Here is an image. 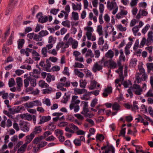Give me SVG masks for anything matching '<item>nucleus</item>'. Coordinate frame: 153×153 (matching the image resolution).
<instances>
[{
  "label": "nucleus",
  "instance_id": "nucleus-1",
  "mask_svg": "<svg viewBox=\"0 0 153 153\" xmlns=\"http://www.w3.org/2000/svg\"><path fill=\"white\" fill-rule=\"evenodd\" d=\"M117 64L119 68L116 71L119 74L120 79H117L115 81V86L117 88H118V86L120 87L121 86V84L119 82L121 81H123L124 79L123 76V66L121 65V63L120 61L117 62Z\"/></svg>",
  "mask_w": 153,
  "mask_h": 153
},
{
  "label": "nucleus",
  "instance_id": "nucleus-2",
  "mask_svg": "<svg viewBox=\"0 0 153 153\" xmlns=\"http://www.w3.org/2000/svg\"><path fill=\"white\" fill-rule=\"evenodd\" d=\"M107 7L109 10H113L112 13L113 15H115L118 11V7L115 1H108L107 2Z\"/></svg>",
  "mask_w": 153,
  "mask_h": 153
},
{
  "label": "nucleus",
  "instance_id": "nucleus-3",
  "mask_svg": "<svg viewBox=\"0 0 153 153\" xmlns=\"http://www.w3.org/2000/svg\"><path fill=\"white\" fill-rule=\"evenodd\" d=\"M84 30H86V35L88 40H91L92 41L96 40V37L92 35V32L94 30L92 27L90 26H87L85 27Z\"/></svg>",
  "mask_w": 153,
  "mask_h": 153
},
{
  "label": "nucleus",
  "instance_id": "nucleus-4",
  "mask_svg": "<svg viewBox=\"0 0 153 153\" xmlns=\"http://www.w3.org/2000/svg\"><path fill=\"white\" fill-rule=\"evenodd\" d=\"M147 77L148 76L146 73L141 74H136L135 76V82L137 83H140L143 80H146Z\"/></svg>",
  "mask_w": 153,
  "mask_h": 153
},
{
  "label": "nucleus",
  "instance_id": "nucleus-5",
  "mask_svg": "<svg viewBox=\"0 0 153 153\" xmlns=\"http://www.w3.org/2000/svg\"><path fill=\"white\" fill-rule=\"evenodd\" d=\"M131 88L134 94L137 95H141L143 92V90L140 86L136 84H134L131 87Z\"/></svg>",
  "mask_w": 153,
  "mask_h": 153
},
{
  "label": "nucleus",
  "instance_id": "nucleus-6",
  "mask_svg": "<svg viewBox=\"0 0 153 153\" xmlns=\"http://www.w3.org/2000/svg\"><path fill=\"white\" fill-rule=\"evenodd\" d=\"M101 149L103 150L102 153H114L115 152L114 148L111 146H105L102 147Z\"/></svg>",
  "mask_w": 153,
  "mask_h": 153
},
{
  "label": "nucleus",
  "instance_id": "nucleus-7",
  "mask_svg": "<svg viewBox=\"0 0 153 153\" xmlns=\"http://www.w3.org/2000/svg\"><path fill=\"white\" fill-rule=\"evenodd\" d=\"M68 46L71 44V45L72 48L74 49H76L78 46V42L76 40L73 39L71 37L69 38L68 39Z\"/></svg>",
  "mask_w": 153,
  "mask_h": 153
},
{
  "label": "nucleus",
  "instance_id": "nucleus-8",
  "mask_svg": "<svg viewBox=\"0 0 153 153\" xmlns=\"http://www.w3.org/2000/svg\"><path fill=\"white\" fill-rule=\"evenodd\" d=\"M128 13V12L124 7H123L120 9V11L116 16V18L118 19H120L124 17Z\"/></svg>",
  "mask_w": 153,
  "mask_h": 153
},
{
  "label": "nucleus",
  "instance_id": "nucleus-9",
  "mask_svg": "<svg viewBox=\"0 0 153 153\" xmlns=\"http://www.w3.org/2000/svg\"><path fill=\"white\" fill-rule=\"evenodd\" d=\"M21 129L24 132H28L29 130V124L26 122H22L19 124Z\"/></svg>",
  "mask_w": 153,
  "mask_h": 153
},
{
  "label": "nucleus",
  "instance_id": "nucleus-10",
  "mask_svg": "<svg viewBox=\"0 0 153 153\" xmlns=\"http://www.w3.org/2000/svg\"><path fill=\"white\" fill-rule=\"evenodd\" d=\"M36 17L39 19V22L41 23H44L48 21V18L47 16H43L41 13H39L36 16Z\"/></svg>",
  "mask_w": 153,
  "mask_h": 153
},
{
  "label": "nucleus",
  "instance_id": "nucleus-11",
  "mask_svg": "<svg viewBox=\"0 0 153 153\" xmlns=\"http://www.w3.org/2000/svg\"><path fill=\"white\" fill-rule=\"evenodd\" d=\"M78 97L76 96H73L72 97L71 102L70 105V108H72L73 106L75 105H77L80 102L79 100L77 99Z\"/></svg>",
  "mask_w": 153,
  "mask_h": 153
},
{
  "label": "nucleus",
  "instance_id": "nucleus-12",
  "mask_svg": "<svg viewBox=\"0 0 153 153\" xmlns=\"http://www.w3.org/2000/svg\"><path fill=\"white\" fill-rule=\"evenodd\" d=\"M103 66L101 65H99L98 62H95L92 68V71L94 73H96L97 71H100L102 70V69Z\"/></svg>",
  "mask_w": 153,
  "mask_h": 153
},
{
  "label": "nucleus",
  "instance_id": "nucleus-13",
  "mask_svg": "<svg viewBox=\"0 0 153 153\" xmlns=\"http://www.w3.org/2000/svg\"><path fill=\"white\" fill-rule=\"evenodd\" d=\"M68 47V41L66 43H65L63 42H59L57 45L56 46V49L57 50H58L60 48L63 49L67 48Z\"/></svg>",
  "mask_w": 153,
  "mask_h": 153
},
{
  "label": "nucleus",
  "instance_id": "nucleus-14",
  "mask_svg": "<svg viewBox=\"0 0 153 153\" xmlns=\"http://www.w3.org/2000/svg\"><path fill=\"white\" fill-rule=\"evenodd\" d=\"M89 111L88 108L83 109L82 111L81 112V114L83 115L86 117H92L94 116V115L91 113H89Z\"/></svg>",
  "mask_w": 153,
  "mask_h": 153
},
{
  "label": "nucleus",
  "instance_id": "nucleus-15",
  "mask_svg": "<svg viewBox=\"0 0 153 153\" xmlns=\"http://www.w3.org/2000/svg\"><path fill=\"white\" fill-rule=\"evenodd\" d=\"M112 89L111 87H108L105 88L104 90V92L102 93V95L104 97L108 96V94H110L112 92Z\"/></svg>",
  "mask_w": 153,
  "mask_h": 153
},
{
  "label": "nucleus",
  "instance_id": "nucleus-16",
  "mask_svg": "<svg viewBox=\"0 0 153 153\" xmlns=\"http://www.w3.org/2000/svg\"><path fill=\"white\" fill-rule=\"evenodd\" d=\"M32 58L35 61H39L40 59V55L35 50H33L32 53Z\"/></svg>",
  "mask_w": 153,
  "mask_h": 153
},
{
  "label": "nucleus",
  "instance_id": "nucleus-17",
  "mask_svg": "<svg viewBox=\"0 0 153 153\" xmlns=\"http://www.w3.org/2000/svg\"><path fill=\"white\" fill-rule=\"evenodd\" d=\"M16 80L17 89L19 91H20V88L23 85L22 79L20 77H18L16 78Z\"/></svg>",
  "mask_w": 153,
  "mask_h": 153
},
{
  "label": "nucleus",
  "instance_id": "nucleus-18",
  "mask_svg": "<svg viewBox=\"0 0 153 153\" xmlns=\"http://www.w3.org/2000/svg\"><path fill=\"white\" fill-rule=\"evenodd\" d=\"M153 33L152 31H150L148 33V37L147 39V44H150L153 41Z\"/></svg>",
  "mask_w": 153,
  "mask_h": 153
},
{
  "label": "nucleus",
  "instance_id": "nucleus-19",
  "mask_svg": "<svg viewBox=\"0 0 153 153\" xmlns=\"http://www.w3.org/2000/svg\"><path fill=\"white\" fill-rule=\"evenodd\" d=\"M51 119V117L50 116H43L41 117L39 124H41L45 122L49 121Z\"/></svg>",
  "mask_w": 153,
  "mask_h": 153
},
{
  "label": "nucleus",
  "instance_id": "nucleus-20",
  "mask_svg": "<svg viewBox=\"0 0 153 153\" xmlns=\"http://www.w3.org/2000/svg\"><path fill=\"white\" fill-rule=\"evenodd\" d=\"M34 137L35 135L32 133L26 136V142L25 143L27 145L28 144L31 142Z\"/></svg>",
  "mask_w": 153,
  "mask_h": 153
},
{
  "label": "nucleus",
  "instance_id": "nucleus-21",
  "mask_svg": "<svg viewBox=\"0 0 153 153\" xmlns=\"http://www.w3.org/2000/svg\"><path fill=\"white\" fill-rule=\"evenodd\" d=\"M74 92L75 94H80L84 93H86L87 91L86 90L82 89H77L76 88L74 90Z\"/></svg>",
  "mask_w": 153,
  "mask_h": 153
},
{
  "label": "nucleus",
  "instance_id": "nucleus-22",
  "mask_svg": "<svg viewBox=\"0 0 153 153\" xmlns=\"http://www.w3.org/2000/svg\"><path fill=\"white\" fill-rule=\"evenodd\" d=\"M32 49L27 48L25 49H22L20 51V53L21 54H25L27 56H29V52H31Z\"/></svg>",
  "mask_w": 153,
  "mask_h": 153
},
{
  "label": "nucleus",
  "instance_id": "nucleus-23",
  "mask_svg": "<svg viewBox=\"0 0 153 153\" xmlns=\"http://www.w3.org/2000/svg\"><path fill=\"white\" fill-rule=\"evenodd\" d=\"M39 86L42 88H47L48 87L49 85L44 81L41 80L39 82Z\"/></svg>",
  "mask_w": 153,
  "mask_h": 153
},
{
  "label": "nucleus",
  "instance_id": "nucleus-24",
  "mask_svg": "<svg viewBox=\"0 0 153 153\" xmlns=\"http://www.w3.org/2000/svg\"><path fill=\"white\" fill-rule=\"evenodd\" d=\"M42 130V128L40 126H37L35 128L33 131L32 133L35 135V134L40 133Z\"/></svg>",
  "mask_w": 153,
  "mask_h": 153
},
{
  "label": "nucleus",
  "instance_id": "nucleus-25",
  "mask_svg": "<svg viewBox=\"0 0 153 153\" xmlns=\"http://www.w3.org/2000/svg\"><path fill=\"white\" fill-rule=\"evenodd\" d=\"M114 56V53L113 51L111 50H108L105 55L106 57L110 59H112Z\"/></svg>",
  "mask_w": 153,
  "mask_h": 153
},
{
  "label": "nucleus",
  "instance_id": "nucleus-26",
  "mask_svg": "<svg viewBox=\"0 0 153 153\" xmlns=\"http://www.w3.org/2000/svg\"><path fill=\"white\" fill-rule=\"evenodd\" d=\"M71 19L74 21L78 20L79 19L78 13L75 12H73L71 13Z\"/></svg>",
  "mask_w": 153,
  "mask_h": 153
},
{
  "label": "nucleus",
  "instance_id": "nucleus-27",
  "mask_svg": "<svg viewBox=\"0 0 153 153\" xmlns=\"http://www.w3.org/2000/svg\"><path fill=\"white\" fill-rule=\"evenodd\" d=\"M55 79V77L54 76L51 75L49 73L48 74L46 79V81L50 83L51 80H54Z\"/></svg>",
  "mask_w": 153,
  "mask_h": 153
},
{
  "label": "nucleus",
  "instance_id": "nucleus-28",
  "mask_svg": "<svg viewBox=\"0 0 153 153\" xmlns=\"http://www.w3.org/2000/svg\"><path fill=\"white\" fill-rule=\"evenodd\" d=\"M109 64V66L111 68H114L117 67V65L116 62L112 59H110L108 60Z\"/></svg>",
  "mask_w": 153,
  "mask_h": 153
},
{
  "label": "nucleus",
  "instance_id": "nucleus-29",
  "mask_svg": "<svg viewBox=\"0 0 153 153\" xmlns=\"http://www.w3.org/2000/svg\"><path fill=\"white\" fill-rule=\"evenodd\" d=\"M46 127L48 129L53 131L56 128V126L53 123H51L49 124Z\"/></svg>",
  "mask_w": 153,
  "mask_h": 153
},
{
  "label": "nucleus",
  "instance_id": "nucleus-30",
  "mask_svg": "<svg viewBox=\"0 0 153 153\" xmlns=\"http://www.w3.org/2000/svg\"><path fill=\"white\" fill-rule=\"evenodd\" d=\"M74 72L75 74L79 77L82 78L84 76V74L82 72H80L78 69H75Z\"/></svg>",
  "mask_w": 153,
  "mask_h": 153
},
{
  "label": "nucleus",
  "instance_id": "nucleus-31",
  "mask_svg": "<svg viewBox=\"0 0 153 153\" xmlns=\"http://www.w3.org/2000/svg\"><path fill=\"white\" fill-rule=\"evenodd\" d=\"M51 62L48 61H47L46 64H45L44 70L48 71H51Z\"/></svg>",
  "mask_w": 153,
  "mask_h": 153
},
{
  "label": "nucleus",
  "instance_id": "nucleus-32",
  "mask_svg": "<svg viewBox=\"0 0 153 153\" xmlns=\"http://www.w3.org/2000/svg\"><path fill=\"white\" fill-rule=\"evenodd\" d=\"M27 145L25 143L18 150L17 153H23L25 151Z\"/></svg>",
  "mask_w": 153,
  "mask_h": 153
},
{
  "label": "nucleus",
  "instance_id": "nucleus-33",
  "mask_svg": "<svg viewBox=\"0 0 153 153\" xmlns=\"http://www.w3.org/2000/svg\"><path fill=\"white\" fill-rule=\"evenodd\" d=\"M18 48L19 49H21L22 48L25 43V40L23 39H20L18 41Z\"/></svg>",
  "mask_w": 153,
  "mask_h": 153
},
{
  "label": "nucleus",
  "instance_id": "nucleus-34",
  "mask_svg": "<svg viewBox=\"0 0 153 153\" xmlns=\"http://www.w3.org/2000/svg\"><path fill=\"white\" fill-rule=\"evenodd\" d=\"M72 7L73 9L74 10H80L81 9V5L80 4H77L76 5L74 3H73L72 4Z\"/></svg>",
  "mask_w": 153,
  "mask_h": 153
},
{
  "label": "nucleus",
  "instance_id": "nucleus-35",
  "mask_svg": "<svg viewBox=\"0 0 153 153\" xmlns=\"http://www.w3.org/2000/svg\"><path fill=\"white\" fill-rule=\"evenodd\" d=\"M48 52V50L45 47L42 48L41 50V54L43 55V57H45L47 56Z\"/></svg>",
  "mask_w": 153,
  "mask_h": 153
},
{
  "label": "nucleus",
  "instance_id": "nucleus-36",
  "mask_svg": "<svg viewBox=\"0 0 153 153\" xmlns=\"http://www.w3.org/2000/svg\"><path fill=\"white\" fill-rule=\"evenodd\" d=\"M80 87L82 88H85L87 84V82L85 79H81L79 80Z\"/></svg>",
  "mask_w": 153,
  "mask_h": 153
},
{
  "label": "nucleus",
  "instance_id": "nucleus-37",
  "mask_svg": "<svg viewBox=\"0 0 153 153\" xmlns=\"http://www.w3.org/2000/svg\"><path fill=\"white\" fill-rule=\"evenodd\" d=\"M88 56H90L91 58H93L94 56L92 51L90 49H88V50L87 53L85 55V57H87Z\"/></svg>",
  "mask_w": 153,
  "mask_h": 153
},
{
  "label": "nucleus",
  "instance_id": "nucleus-38",
  "mask_svg": "<svg viewBox=\"0 0 153 153\" xmlns=\"http://www.w3.org/2000/svg\"><path fill=\"white\" fill-rule=\"evenodd\" d=\"M47 88L43 90V94H48L51 93L52 91V89L51 87Z\"/></svg>",
  "mask_w": 153,
  "mask_h": 153
},
{
  "label": "nucleus",
  "instance_id": "nucleus-39",
  "mask_svg": "<svg viewBox=\"0 0 153 153\" xmlns=\"http://www.w3.org/2000/svg\"><path fill=\"white\" fill-rule=\"evenodd\" d=\"M97 31L100 36L103 34V31L102 30V27L101 25H98L97 27Z\"/></svg>",
  "mask_w": 153,
  "mask_h": 153
},
{
  "label": "nucleus",
  "instance_id": "nucleus-40",
  "mask_svg": "<svg viewBox=\"0 0 153 153\" xmlns=\"http://www.w3.org/2000/svg\"><path fill=\"white\" fill-rule=\"evenodd\" d=\"M97 84V82L96 81L94 80L92 81L91 82L90 86L89 87V89L91 90L94 89L96 87Z\"/></svg>",
  "mask_w": 153,
  "mask_h": 153
},
{
  "label": "nucleus",
  "instance_id": "nucleus-41",
  "mask_svg": "<svg viewBox=\"0 0 153 153\" xmlns=\"http://www.w3.org/2000/svg\"><path fill=\"white\" fill-rule=\"evenodd\" d=\"M29 82L31 86L35 87L36 86V79L29 77Z\"/></svg>",
  "mask_w": 153,
  "mask_h": 153
},
{
  "label": "nucleus",
  "instance_id": "nucleus-42",
  "mask_svg": "<svg viewBox=\"0 0 153 153\" xmlns=\"http://www.w3.org/2000/svg\"><path fill=\"white\" fill-rule=\"evenodd\" d=\"M24 107L22 105L18 106L16 108H15V112L16 113H18L20 112L22 110H25Z\"/></svg>",
  "mask_w": 153,
  "mask_h": 153
},
{
  "label": "nucleus",
  "instance_id": "nucleus-43",
  "mask_svg": "<svg viewBox=\"0 0 153 153\" xmlns=\"http://www.w3.org/2000/svg\"><path fill=\"white\" fill-rule=\"evenodd\" d=\"M56 41V38L51 36L48 38V42L49 43L54 44Z\"/></svg>",
  "mask_w": 153,
  "mask_h": 153
},
{
  "label": "nucleus",
  "instance_id": "nucleus-44",
  "mask_svg": "<svg viewBox=\"0 0 153 153\" xmlns=\"http://www.w3.org/2000/svg\"><path fill=\"white\" fill-rule=\"evenodd\" d=\"M120 106L117 102H115L112 105V108L114 110L118 111L120 109Z\"/></svg>",
  "mask_w": 153,
  "mask_h": 153
},
{
  "label": "nucleus",
  "instance_id": "nucleus-45",
  "mask_svg": "<svg viewBox=\"0 0 153 153\" xmlns=\"http://www.w3.org/2000/svg\"><path fill=\"white\" fill-rule=\"evenodd\" d=\"M9 86L10 87L14 86L15 84V82L13 78H12L9 79L8 82Z\"/></svg>",
  "mask_w": 153,
  "mask_h": 153
},
{
  "label": "nucleus",
  "instance_id": "nucleus-46",
  "mask_svg": "<svg viewBox=\"0 0 153 153\" xmlns=\"http://www.w3.org/2000/svg\"><path fill=\"white\" fill-rule=\"evenodd\" d=\"M24 105L25 107L27 108H31L34 106L33 101L27 102L24 104Z\"/></svg>",
  "mask_w": 153,
  "mask_h": 153
},
{
  "label": "nucleus",
  "instance_id": "nucleus-47",
  "mask_svg": "<svg viewBox=\"0 0 153 153\" xmlns=\"http://www.w3.org/2000/svg\"><path fill=\"white\" fill-rule=\"evenodd\" d=\"M116 27L117 29L121 31H125L126 30V27H123L121 24L117 25Z\"/></svg>",
  "mask_w": 153,
  "mask_h": 153
},
{
  "label": "nucleus",
  "instance_id": "nucleus-48",
  "mask_svg": "<svg viewBox=\"0 0 153 153\" xmlns=\"http://www.w3.org/2000/svg\"><path fill=\"white\" fill-rule=\"evenodd\" d=\"M48 32L46 30H42L39 33L41 37L44 36L48 35Z\"/></svg>",
  "mask_w": 153,
  "mask_h": 153
},
{
  "label": "nucleus",
  "instance_id": "nucleus-49",
  "mask_svg": "<svg viewBox=\"0 0 153 153\" xmlns=\"http://www.w3.org/2000/svg\"><path fill=\"white\" fill-rule=\"evenodd\" d=\"M62 24L64 26L67 27L68 28L70 27L71 26L70 22L68 20L62 22Z\"/></svg>",
  "mask_w": 153,
  "mask_h": 153
},
{
  "label": "nucleus",
  "instance_id": "nucleus-50",
  "mask_svg": "<svg viewBox=\"0 0 153 153\" xmlns=\"http://www.w3.org/2000/svg\"><path fill=\"white\" fill-rule=\"evenodd\" d=\"M146 65L148 69V72L149 73L150 71L153 69V63H148L146 64Z\"/></svg>",
  "mask_w": 153,
  "mask_h": 153
},
{
  "label": "nucleus",
  "instance_id": "nucleus-51",
  "mask_svg": "<svg viewBox=\"0 0 153 153\" xmlns=\"http://www.w3.org/2000/svg\"><path fill=\"white\" fill-rule=\"evenodd\" d=\"M55 133L56 136L59 135H63V131L59 129H57L55 130Z\"/></svg>",
  "mask_w": 153,
  "mask_h": 153
},
{
  "label": "nucleus",
  "instance_id": "nucleus-52",
  "mask_svg": "<svg viewBox=\"0 0 153 153\" xmlns=\"http://www.w3.org/2000/svg\"><path fill=\"white\" fill-rule=\"evenodd\" d=\"M47 143L46 142H41L39 144V146L37 148V151L39 150L40 148H42L46 145Z\"/></svg>",
  "mask_w": 153,
  "mask_h": 153
},
{
  "label": "nucleus",
  "instance_id": "nucleus-53",
  "mask_svg": "<svg viewBox=\"0 0 153 153\" xmlns=\"http://www.w3.org/2000/svg\"><path fill=\"white\" fill-rule=\"evenodd\" d=\"M139 28L138 26H136L132 28V30L134 35H136V33L139 30Z\"/></svg>",
  "mask_w": 153,
  "mask_h": 153
},
{
  "label": "nucleus",
  "instance_id": "nucleus-54",
  "mask_svg": "<svg viewBox=\"0 0 153 153\" xmlns=\"http://www.w3.org/2000/svg\"><path fill=\"white\" fill-rule=\"evenodd\" d=\"M150 27V25L149 24L146 25L145 27L142 30V32L145 34Z\"/></svg>",
  "mask_w": 153,
  "mask_h": 153
},
{
  "label": "nucleus",
  "instance_id": "nucleus-55",
  "mask_svg": "<svg viewBox=\"0 0 153 153\" xmlns=\"http://www.w3.org/2000/svg\"><path fill=\"white\" fill-rule=\"evenodd\" d=\"M69 98V96L68 95H65L63 98V99L61 100V102H62L64 103H67L68 101Z\"/></svg>",
  "mask_w": 153,
  "mask_h": 153
},
{
  "label": "nucleus",
  "instance_id": "nucleus-56",
  "mask_svg": "<svg viewBox=\"0 0 153 153\" xmlns=\"http://www.w3.org/2000/svg\"><path fill=\"white\" fill-rule=\"evenodd\" d=\"M139 0H131L130 3V6L133 7L136 6Z\"/></svg>",
  "mask_w": 153,
  "mask_h": 153
},
{
  "label": "nucleus",
  "instance_id": "nucleus-57",
  "mask_svg": "<svg viewBox=\"0 0 153 153\" xmlns=\"http://www.w3.org/2000/svg\"><path fill=\"white\" fill-rule=\"evenodd\" d=\"M74 144L76 146H79L81 145L80 140L78 139H76L74 141Z\"/></svg>",
  "mask_w": 153,
  "mask_h": 153
},
{
  "label": "nucleus",
  "instance_id": "nucleus-58",
  "mask_svg": "<svg viewBox=\"0 0 153 153\" xmlns=\"http://www.w3.org/2000/svg\"><path fill=\"white\" fill-rule=\"evenodd\" d=\"M65 131L68 132H69L71 134H74V131L71 129V128L70 127L69 125L68 126H66L65 129Z\"/></svg>",
  "mask_w": 153,
  "mask_h": 153
},
{
  "label": "nucleus",
  "instance_id": "nucleus-59",
  "mask_svg": "<svg viewBox=\"0 0 153 153\" xmlns=\"http://www.w3.org/2000/svg\"><path fill=\"white\" fill-rule=\"evenodd\" d=\"M74 116L78 119L81 121L83 120L84 119V117L80 114H76L74 115Z\"/></svg>",
  "mask_w": 153,
  "mask_h": 153
},
{
  "label": "nucleus",
  "instance_id": "nucleus-60",
  "mask_svg": "<svg viewBox=\"0 0 153 153\" xmlns=\"http://www.w3.org/2000/svg\"><path fill=\"white\" fill-rule=\"evenodd\" d=\"M146 42H147V40L146 38L145 37L143 38L140 43V48L143 47L145 44Z\"/></svg>",
  "mask_w": 153,
  "mask_h": 153
},
{
  "label": "nucleus",
  "instance_id": "nucleus-61",
  "mask_svg": "<svg viewBox=\"0 0 153 153\" xmlns=\"http://www.w3.org/2000/svg\"><path fill=\"white\" fill-rule=\"evenodd\" d=\"M48 52L49 53L52 54L54 56H56L57 54V53L55 49L48 51Z\"/></svg>",
  "mask_w": 153,
  "mask_h": 153
},
{
  "label": "nucleus",
  "instance_id": "nucleus-62",
  "mask_svg": "<svg viewBox=\"0 0 153 153\" xmlns=\"http://www.w3.org/2000/svg\"><path fill=\"white\" fill-rule=\"evenodd\" d=\"M145 96L146 97H151L153 98V92L151 89H150L146 93Z\"/></svg>",
  "mask_w": 153,
  "mask_h": 153
},
{
  "label": "nucleus",
  "instance_id": "nucleus-63",
  "mask_svg": "<svg viewBox=\"0 0 153 153\" xmlns=\"http://www.w3.org/2000/svg\"><path fill=\"white\" fill-rule=\"evenodd\" d=\"M33 105L34 106H41L42 105V103L41 102L38 100H36L35 101H33Z\"/></svg>",
  "mask_w": 153,
  "mask_h": 153
},
{
  "label": "nucleus",
  "instance_id": "nucleus-64",
  "mask_svg": "<svg viewBox=\"0 0 153 153\" xmlns=\"http://www.w3.org/2000/svg\"><path fill=\"white\" fill-rule=\"evenodd\" d=\"M131 82L129 80H128L124 81L123 84L124 87L125 88H126L128 87L129 86L131 85Z\"/></svg>",
  "mask_w": 153,
  "mask_h": 153
}]
</instances>
